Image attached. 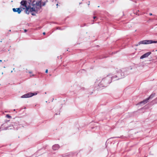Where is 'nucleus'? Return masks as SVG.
<instances>
[{
	"instance_id": "nucleus-6",
	"label": "nucleus",
	"mask_w": 157,
	"mask_h": 157,
	"mask_svg": "<svg viewBox=\"0 0 157 157\" xmlns=\"http://www.w3.org/2000/svg\"><path fill=\"white\" fill-rule=\"evenodd\" d=\"M151 52H149L144 54L140 57V59H143V58L147 57L149 55H150L151 54Z\"/></svg>"
},
{
	"instance_id": "nucleus-2",
	"label": "nucleus",
	"mask_w": 157,
	"mask_h": 157,
	"mask_svg": "<svg viewBox=\"0 0 157 157\" xmlns=\"http://www.w3.org/2000/svg\"><path fill=\"white\" fill-rule=\"evenodd\" d=\"M157 41H153L152 40H144L140 41L138 44H136V46H137L141 44H149L152 43H157Z\"/></svg>"
},
{
	"instance_id": "nucleus-9",
	"label": "nucleus",
	"mask_w": 157,
	"mask_h": 157,
	"mask_svg": "<svg viewBox=\"0 0 157 157\" xmlns=\"http://www.w3.org/2000/svg\"><path fill=\"white\" fill-rule=\"evenodd\" d=\"M48 70L46 69L45 71V73H48Z\"/></svg>"
},
{
	"instance_id": "nucleus-8",
	"label": "nucleus",
	"mask_w": 157,
	"mask_h": 157,
	"mask_svg": "<svg viewBox=\"0 0 157 157\" xmlns=\"http://www.w3.org/2000/svg\"><path fill=\"white\" fill-rule=\"evenodd\" d=\"M6 117L8 118H10L11 117V116H10L9 114H7L6 115Z\"/></svg>"
},
{
	"instance_id": "nucleus-3",
	"label": "nucleus",
	"mask_w": 157,
	"mask_h": 157,
	"mask_svg": "<svg viewBox=\"0 0 157 157\" xmlns=\"http://www.w3.org/2000/svg\"><path fill=\"white\" fill-rule=\"evenodd\" d=\"M36 93H29L22 96L21 98H26L31 97L33 95H36Z\"/></svg>"
},
{
	"instance_id": "nucleus-13",
	"label": "nucleus",
	"mask_w": 157,
	"mask_h": 157,
	"mask_svg": "<svg viewBox=\"0 0 157 157\" xmlns=\"http://www.w3.org/2000/svg\"><path fill=\"white\" fill-rule=\"evenodd\" d=\"M96 17H94V19H95Z\"/></svg>"
},
{
	"instance_id": "nucleus-7",
	"label": "nucleus",
	"mask_w": 157,
	"mask_h": 157,
	"mask_svg": "<svg viewBox=\"0 0 157 157\" xmlns=\"http://www.w3.org/2000/svg\"><path fill=\"white\" fill-rule=\"evenodd\" d=\"M52 149L54 150L58 149L59 148V146L58 144H55L52 146Z\"/></svg>"
},
{
	"instance_id": "nucleus-11",
	"label": "nucleus",
	"mask_w": 157,
	"mask_h": 157,
	"mask_svg": "<svg viewBox=\"0 0 157 157\" xmlns=\"http://www.w3.org/2000/svg\"><path fill=\"white\" fill-rule=\"evenodd\" d=\"M27 30H26V29H25V30H24V31H25V32H27Z\"/></svg>"
},
{
	"instance_id": "nucleus-14",
	"label": "nucleus",
	"mask_w": 157,
	"mask_h": 157,
	"mask_svg": "<svg viewBox=\"0 0 157 157\" xmlns=\"http://www.w3.org/2000/svg\"><path fill=\"white\" fill-rule=\"evenodd\" d=\"M0 62H2V60H0Z\"/></svg>"
},
{
	"instance_id": "nucleus-4",
	"label": "nucleus",
	"mask_w": 157,
	"mask_h": 157,
	"mask_svg": "<svg viewBox=\"0 0 157 157\" xmlns=\"http://www.w3.org/2000/svg\"><path fill=\"white\" fill-rule=\"evenodd\" d=\"M33 1H34V0ZM34 1L36 2L40 1V4L41 6V8L38 11V12L41 9L42 6H44L45 5L46 3L48 2V0H42L37 1H35V0H34Z\"/></svg>"
},
{
	"instance_id": "nucleus-5",
	"label": "nucleus",
	"mask_w": 157,
	"mask_h": 157,
	"mask_svg": "<svg viewBox=\"0 0 157 157\" xmlns=\"http://www.w3.org/2000/svg\"><path fill=\"white\" fill-rule=\"evenodd\" d=\"M154 96V94H152L150 95V96L143 101H141L140 102V103H144V104L146 103L151 98H152Z\"/></svg>"
},
{
	"instance_id": "nucleus-1",
	"label": "nucleus",
	"mask_w": 157,
	"mask_h": 157,
	"mask_svg": "<svg viewBox=\"0 0 157 157\" xmlns=\"http://www.w3.org/2000/svg\"><path fill=\"white\" fill-rule=\"evenodd\" d=\"M40 2H36L34 1L23 0L20 2V7L13 9L14 12H17L19 14L24 10L25 13L27 14L31 13L32 15H35L38 13V11L41 8Z\"/></svg>"
},
{
	"instance_id": "nucleus-10",
	"label": "nucleus",
	"mask_w": 157,
	"mask_h": 157,
	"mask_svg": "<svg viewBox=\"0 0 157 157\" xmlns=\"http://www.w3.org/2000/svg\"><path fill=\"white\" fill-rule=\"evenodd\" d=\"M43 35H45V33L44 32H43Z\"/></svg>"
},
{
	"instance_id": "nucleus-12",
	"label": "nucleus",
	"mask_w": 157,
	"mask_h": 157,
	"mask_svg": "<svg viewBox=\"0 0 157 157\" xmlns=\"http://www.w3.org/2000/svg\"><path fill=\"white\" fill-rule=\"evenodd\" d=\"M149 15H152V13H149Z\"/></svg>"
},
{
	"instance_id": "nucleus-15",
	"label": "nucleus",
	"mask_w": 157,
	"mask_h": 157,
	"mask_svg": "<svg viewBox=\"0 0 157 157\" xmlns=\"http://www.w3.org/2000/svg\"><path fill=\"white\" fill-rule=\"evenodd\" d=\"M58 3H57V4H56V6H58Z\"/></svg>"
}]
</instances>
